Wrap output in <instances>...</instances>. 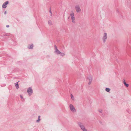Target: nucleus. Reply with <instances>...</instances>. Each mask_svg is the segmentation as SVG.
<instances>
[{
    "label": "nucleus",
    "instance_id": "nucleus-1",
    "mask_svg": "<svg viewBox=\"0 0 131 131\" xmlns=\"http://www.w3.org/2000/svg\"><path fill=\"white\" fill-rule=\"evenodd\" d=\"M70 17H69V18L70 17L72 22L73 23H75V17L74 16V13L73 12H71L70 14Z\"/></svg>",
    "mask_w": 131,
    "mask_h": 131
},
{
    "label": "nucleus",
    "instance_id": "nucleus-2",
    "mask_svg": "<svg viewBox=\"0 0 131 131\" xmlns=\"http://www.w3.org/2000/svg\"><path fill=\"white\" fill-rule=\"evenodd\" d=\"M75 10L77 13H79L81 11V10L79 6L77 5L75 7Z\"/></svg>",
    "mask_w": 131,
    "mask_h": 131
},
{
    "label": "nucleus",
    "instance_id": "nucleus-3",
    "mask_svg": "<svg viewBox=\"0 0 131 131\" xmlns=\"http://www.w3.org/2000/svg\"><path fill=\"white\" fill-rule=\"evenodd\" d=\"M69 107L70 110L72 111V112H74L76 111V110L75 108L72 104H70Z\"/></svg>",
    "mask_w": 131,
    "mask_h": 131
},
{
    "label": "nucleus",
    "instance_id": "nucleus-4",
    "mask_svg": "<svg viewBox=\"0 0 131 131\" xmlns=\"http://www.w3.org/2000/svg\"><path fill=\"white\" fill-rule=\"evenodd\" d=\"M79 126L83 131H88L87 129L85 128L84 126L82 124H79Z\"/></svg>",
    "mask_w": 131,
    "mask_h": 131
},
{
    "label": "nucleus",
    "instance_id": "nucleus-5",
    "mask_svg": "<svg viewBox=\"0 0 131 131\" xmlns=\"http://www.w3.org/2000/svg\"><path fill=\"white\" fill-rule=\"evenodd\" d=\"M107 34L105 33L103 34V40L104 42H105L107 38Z\"/></svg>",
    "mask_w": 131,
    "mask_h": 131
},
{
    "label": "nucleus",
    "instance_id": "nucleus-6",
    "mask_svg": "<svg viewBox=\"0 0 131 131\" xmlns=\"http://www.w3.org/2000/svg\"><path fill=\"white\" fill-rule=\"evenodd\" d=\"M27 92L29 95H30L32 94V90L31 88H29L28 89Z\"/></svg>",
    "mask_w": 131,
    "mask_h": 131
},
{
    "label": "nucleus",
    "instance_id": "nucleus-7",
    "mask_svg": "<svg viewBox=\"0 0 131 131\" xmlns=\"http://www.w3.org/2000/svg\"><path fill=\"white\" fill-rule=\"evenodd\" d=\"M8 2L7 1L5 2L2 5V7L5 8L6 7V5L8 4Z\"/></svg>",
    "mask_w": 131,
    "mask_h": 131
},
{
    "label": "nucleus",
    "instance_id": "nucleus-8",
    "mask_svg": "<svg viewBox=\"0 0 131 131\" xmlns=\"http://www.w3.org/2000/svg\"><path fill=\"white\" fill-rule=\"evenodd\" d=\"M123 83L125 85V86L127 87H128L129 86V85L128 84L126 83V82L125 81V80H124L123 81Z\"/></svg>",
    "mask_w": 131,
    "mask_h": 131
},
{
    "label": "nucleus",
    "instance_id": "nucleus-9",
    "mask_svg": "<svg viewBox=\"0 0 131 131\" xmlns=\"http://www.w3.org/2000/svg\"><path fill=\"white\" fill-rule=\"evenodd\" d=\"M18 82L16 83H15V86L16 87V88L17 89H18L19 88V86H18Z\"/></svg>",
    "mask_w": 131,
    "mask_h": 131
},
{
    "label": "nucleus",
    "instance_id": "nucleus-10",
    "mask_svg": "<svg viewBox=\"0 0 131 131\" xmlns=\"http://www.w3.org/2000/svg\"><path fill=\"white\" fill-rule=\"evenodd\" d=\"M55 52L57 53L60 54L61 53V52L57 49H56Z\"/></svg>",
    "mask_w": 131,
    "mask_h": 131
},
{
    "label": "nucleus",
    "instance_id": "nucleus-11",
    "mask_svg": "<svg viewBox=\"0 0 131 131\" xmlns=\"http://www.w3.org/2000/svg\"><path fill=\"white\" fill-rule=\"evenodd\" d=\"M33 45H31L29 47H28V48L30 49H32L33 48Z\"/></svg>",
    "mask_w": 131,
    "mask_h": 131
},
{
    "label": "nucleus",
    "instance_id": "nucleus-12",
    "mask_svg": "<svg viewBox=\"0 0 131 131\" xmlns=\"http://www.w3.org/2000/svg\"><path fill=\"white\" fill-rule=\"evenodd\" d=\"M71 99L72 100H74V97L73 95L72 94H71Z\"/></svg>",
    "mask_w": 131,
    "mask_h": 131
},
{
    "label": "nucleus",
    "instance_id": "nucleus-13",
    "mask_svg": "<svg viewBox=\"0 0 131 131\" xmlns=\"http://www.w3.org/2000/svg\"><path fill=\"white\" fill-rule=\"evenodd\" d=\"M110 90V89L108 88H106V91L108 92H109V91Z\"/></svg>",
    "mask_w": 131,
    "mask_h": 131
},
{
    "label": "nucleus",
    "instance_id": "nucleus-14",
    "mask_svg": "<svg viewBox=\"0 0 131 131\" xmlns=\"http://www.w3.org/2000/svg\"><path fill=\"white\" fill-rule=\"evenodd\" d=\"M40 116H38V119L37 121V122H39V121L40 120Z\"/></svg>",
    "mask_w": 131,
    "mask_h": 131
},
{
    "label": "nucleus",
    "instance_id": "nucleus-15",
    "mask_svg": "<svg viewBox=\"0 0 131 131\" xmlns=\"http://www.w3.org/2000/svg\"><path fill=\"white\" fill-rule=\"evenodd\" d=\"M60 55L61 56H64L65 55V54L64 53H60Z\"/></svg>",
    "mask_w": 131,
    "mask_h": 131
},
{
    "label": "nucleus",
    "instance_id": "nucleus-16",
    "mask_svg": "<svg viewBox=\"0 0 131 131\" xmlns=\"http://www.w3.org/2000/svg\"><path fill=\"white\" fill-rule=\"evenodd\" d=\"M6 27H9V25H7L6 26Z\"/></svg>",
    "mask_w": 131,
    "mask_h": 131
},
{
    "label": "nucleus",
    "instance_id": "nucleus-17",
    "mask_svg": "<svg viewBox=\"0 0 131 131\" xmlns=\"http://www.w3.org/2000/svg\"><path fill=\"white\" fill-rule=\"evenodd\" d=\"M20 96L21 99H22L23 98L22 96L21 95H20Z\"/></svg>",
    "mask_w": 131,
    "mask_h": 131
},
{
    "label": "nucleus",
    "instance_id": "nucleus-18",
    "mask_svg": "<svg viewBox=\"0 0 131 131\" xmlns=\"http://www.w3.org/2000/svg\"><path fill=\"white\" fill-rule=\"evenodd\" d=\"M5 14L6 13V12H5Z\"/></svg>",
    "mask_w": 131,
    "mask_h": 131
}]
</instances>
